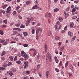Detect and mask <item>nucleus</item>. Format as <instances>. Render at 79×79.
I'll return each instance as SVG.
<instances>
[{
    "label": "nucleus",
    "mask_w": 79,
    "mask_h": 79,
    "mask_svg": "<svg viewBox=\"0 0 79 79\" xmlns=\"http://www.w3.org/2000/svg\"><path fill=\"white\" fill-rule=\"evenodd\" d=\"M46 61H48L49 60V61L51 62L52 61V58L51 57V56L50 54L49 53H47L46 55Z\"/></svg>",
    "instance_id": "1"
},
{
    "label": "nucleus",
    "mask_w": 79,
    "mask_h": 79,
    "mask_svg": "<svg viewBox=\"0 0 79 79\" xmlns=\"http://www.w3.org/2000/svg\"><path fill=\"white\" fill-rule=\"evenodd\" d=\"M55 28L56 29V30L57 31H58L59 29H61V25H59V27H58V26L56 25L55 26H54Z\"/></svg>",
    "instance_id": "2"
},
{
    "label": "nucleus",
    "mask_w": 79,
    "mask_h": 79,
    "mask_svg": "<svg viewBox=\"0 0 79 79\" xmlns=\"http://www.w3.org/2000/svg\"><path fill=\"white\" fill-rule=\"evenodd\" d=\"M28 62L27 61H25L24 62V64H23V66H24V69L26 68H27L28 66Z\"/></svg>",
    "instance_id": "3"
},
{
    "label": "nucleus",
    "mask_w": 79,
    "mask_h": 79,
    "mask_svg": "<svg viewBox=\"0 0 79 79\" xmlns=\"http://www.w3.org/2000/svg\"><path fill=\"white\" fill-rule=\"evenodd\" d=\"M11 6H9L7 9V10L6 11V13H10V12H11Z\"/></svg>",
    "instance_id": "4"
},
{
    "label": "nucleus",
    "mask_w": 79,
    "mask_h": 79,
    "mask_svg": "<svg viewBox=\"0 0 79 79\" xmlns=\"http://www.w3.org/2000/svg\"><path fill=\"white\" fill-rule=\"evenodd\" d=\"M45 16L46 18H48V17H51L52 16V14L50 13L48 14V13H46L45 14Z\"/></svg>",
    "instance_id": "5"
},
{
    "label": "nucleus",
    "mask_w": 79,
    "mask_h": 79,
    "mask_svg": "<svg viewBox=\"0 0 79 79\" xmlns=\"http://www.w3.org/2000/svg\"><path fill=\"white\" fill-rule=\"evenodd\" d=\"M7 74L10 75V76H13V74L12 71H8L7 72Z\"/></svg>",
    "instance_id": "6"
},
{
    "label": "nucleus",
    "mask_w": 79,
    "mask_h": 79,
    "mask_svg": "<svg viewBox=\"0 0 79 79\" xmlns=\"http://www.w3.org/2000/svg\"><path fill=\"white\" fill-rule=\"evenodd\" d=\"M10 41V40L9 39H6L5 42H4V45H7L8 44V43Z\"/></svg>",
    "instance_id": "7"
},
{
    "label": "nucleus",
    "mask_w": 79,
    "mask_h": 79,
    "mask_svg": "<svg viewBox=\"0 0 79 79\" xmlns=\"http://www.w3.org/2000/svg\"><path fill=\"white\" fill-rule=\"evenodd\" d=\"M21 56H23V57L26 55L24 52V51H21Z\"/></svg>",
    "instance_id": "8"
},
{
    "label": "nucleus",
    "mask_w": 79,
    "mask_h": 79,
    "mask_svg": "<svg viewBox=\"0 0 79 79\" xmlns=\"http://www.w3.org/2000/svg\"><path fill=\"white\" fill-rule=\"evenodd\" d=\"M47 44H45L44 45V49H45V52H47Z\"/></svg>",
    "instance_id": "9"
},
{
    "label": "nucleus",
    "mask_w": 79,
    "mask_h": 79,
    "mask_svg": "<svg viewBox=\"0 0 79 79\" xmlns=\"http://www.w3.org/2000/svg\"><path fill=\"white\" fill-rule=\"evenodd\" d=\"M23 57H24V59L25 60H27V59L29 58V56H27V54L25 55V56Z\"/></svg>",
    "instance_id": "10"
},
{
    "label": "nucleus",
    "mask_w": 79,
    "mask_h": 79,
    "mask_svg": "<svg viewBox=\"0 0 79 79\" xmlns=\"http://www.w3.org/2000/svg\"><path fill=\"white\" fill-rule=\"evenodd\" d=\"M54 59L55 60L56 63H58L59 61V60H58V58H57V57L56 56H55L54 57Z\"/></svg>",
    "instance_id": "11"
},
{
    "label": "nucleus",
    "mask_w": 79,
    "mask_h": 79,
    "mask_svg": "<svg viewBox=\"0 0 79 79\" xmlns=\"http://www.w3.org/2000/svg\"><path fill=\"white\" fill-rule=\"evenodd\" d=\"M37 72H39V68H40V64H38L37 66Z\"/></svg>",
    "instance_id": "12"
},
{
    "label": "nucleus",
    "mask_w": 79,
    "mask_h": 79,
    "mask_svg": "<svg viewBox=\"0 0 79 79\" xmlns=\"http://www.w3.org/2000/svg\"><path fill=\"white\" fill-rule=\"evenodd\" d=\"M0 43H2L3 45H4L5 43V40H3L1 39L0 40Z\"/></svg>",
    "instance_id": "13"
},
{
    "label": "nucleus",
    "mask_w": 79,
    "mask_h": 79,
    "mask_svg": "<svg viewBox=\"0 0 79 79\" xmlns=\"http://www.w3.org/2000/svg\"><path fill=\"white\" fill-rule=\"evenodd\" d=\"M6 52L5 51H3V52H2V54L1 55L2 56H3V55H6Z\"/></svg>",
    "instance_id": "14"
},
{
    "label": "nucleus",
    "mask_w": 79,
    "mask_h": 79,
    "mask_svg": "<svg viewBox=\"0 0 79 79\" xmlns=\"http://www.w3.org/2000/svg\"><path fill=\"white\" fill-rule=\"evenodd\" d=\"M69 68L72 71H73V65L71 64H70L69 65Z\"/></svg>",
    "instance_id": "15"
},
{
    "label": "nucleus",
    "mask_w": 79,
    "mask_h": 79,
    "mask_svg": "<svg viewBox=\"0 0 79 79\" xmlns=\"http://www.w3.org/2000/svg\"><path fill=\"white\" fill-rule=\"evenodd\" d=\"M70 37H72L73 35V33H71V32H69L68 33Z\"/></svg>",
    "instance_id": "16"
},
{
    "label": "nucleus",
    "mask_w": 79,
    "mask_h": 79,
    "mask_svg": "<svg viewBox=\"0 0 79 79\" xmlns=\"http://www.w3.org/2000/svg\"><path fill=\"white\" fill-rule=\"evenodd\" d=\"M64 47L63 46L61 47L60 50L61 51H62V52H63V51L64 50Z\"/></svg>",
    "instance_id": "17"
},
{
    "label": "nucleus",
    "mask_w": 79,
    "mask_h": 79,
    "mask_svg": "<svg viewBox=\"0 0 79 79\" xmlns=\"http://www.w3.org/2000/svg\"><path fill=\"white\" fill-rule=\"evenodd\" d=\"M46 75L47 78H48V75H49V72L47 71L46 72Z\"/></svg>",
    "instance_id": "18"
},
{
    "label": "nucleus",
    "mask_w": 79,
    "mask_h": 79,
    "mask_svg": "<svg viewBox=\"0 0 79 79\" xmlns=\"http://www.w3.org/2000/svg\"><path fill=\"white\" fill-rule=\"evenodd\" d=\"M13 34H12V35H16V34H18V32H17V31H13Z\"/></svg>",
    "instance_id": "19"
},
{
    "label": "nucleus",
    "mask_w": 79,
    "mask_h": 79,
    "mask_svg": "<svg viewBox=\"0 0 79 79\" xmlns=\"http://www.w3.org/2000/svg\"><path fill=\"white\" fill-rule=\"evenodd\" d=\"M34 19H35V18L34 17H32L30 19L31 21H33Z\"/></svg>",
    "instance_id": "20"
},
{
    "label": "nucleus",
    "mask_w": 79,
    "mask_h": 79,
    "mask_svg": "<svg viewBox=\"0 0 79 79\" xmlns=\"http://www.w3.org/2000/svg\"><path fill=\"white\" fill-rule=\"evenodd\" d=\"M55 39L56 40H59L60 39V38L58 36H56Z\"/></svg>",
    "instance_id": "21"
},
{
    "label": "nucleus",
    "mask_w": 79,
    "mask_h": 79,
    "mask_svg": "<svg viewBox=\"0 0 79 79\" xmlns=\"http://www.w3.org/2000/svg\"><path fill=\"white\" fill-rule=\"evenodd\" d=\"M9 58L11 61H13V56H10L9 57Z\"/></svg>",
    "instance_id": "22"
},
{
    "label": "nucleus",
    "mask_w": 79,
    "mask_h": 79,
    "mask_svg": "<svg viewBox=\"0 0 79 79\" xmlns=\"http://www.w3.org/2000/svg\"><path fill=\"white\" fill-rule=\"evenodd\" d=\"M17 12L18 13H20L21 12V11H22V10L21 9H19L17 10Z\"/></svg>",
    "instance_id": "23"
},
{
    "label": "nucleus",
    "mask_w": 79,
    "mask_h": 79,
    "mask_svg": "<svg viewBox=\"0 0 79 79\" xmlns=\"http://www.w3.org/2000/svg\"><path fill=\"white\" fill-rule=\"evenodd\" d=\"M76 10V8H73L72 9V12H73V13H74V12H75Z\"/></svg>",
    "instance_id": "24"
},
{
    "label": "nucleus",
    "mask_w": 79,
    "mask_h": 79,
    "mask_svg": "<svg viewBox=\"0 0 79 79\" xmlns=\"http://www.w3.org/2000/svg\"><path fill=\"white\" fill-rule=\"evenodd\" d=\"M34 52L33 54V56H35V55H36V54H37V51H36V50H35V51H34Z\"/></svg>",
    "instance_id": "25"
},
{
    "label": "nucleus",
    "mask_w": 79,
    "mask_h": 79,
    "mask_svg": "<svg viewBox=\"0 0 79 79\" xmlns=\"http://www.w3.org/2000/svg\"><path fill=\"white\" fill-rule=\"evenodd\" d=\"M23 34L25 36V37H27V33L26 32H23Z\"/></svg>",
    "instance_id": "26"
},
{
    "label": "nucleus",
    "mask_w": 79,
    "mask_h": 79,
    "mask_svg": "<svg viewBox=\"0 0 79 79\" xmlns=\"http://www.w3.org/2000/svg\"><path fill=\"white\" fill-rule=\"evenodd\" d=\"M59 11V9L58 8L55 9L54 10V12H57V11Z\"/></svg>",
    "instance_id": "27"
},
{
    "label": "nucleus",
    "mask_w": 79,
    "mask_h": 79,
    "mask_svg": "<svg viewBox=\"0 0 79 79\" xmlns=\"http://www.w3.org/2000/svg\"><path fill=\"white\" fill-rule=\"evenodd\" d=\"M20 26V24L19 23H16L15 24V26H17V27H19Z\"/></svg>",
    "instance_id": "28"
},
{
    "label": "nucleus",
    "mask_w": 79,
    "mask_h": 79,
    "mask_svg": "<svg viewBox=\"0 0 79 79\" xmlns=\"http://www.w3.org/2000/svg\"><path fill=\"white\" fill-rule=\"evenodd\" d=\"M59 20L60 22H61V21H62L63 20V19L61 17H59Z\"/></svg>",
    "instance_id": "29"
},
{
    "label": "nucleus",
    "mask_w": 79,
    "mask_h": 79,
    "mask_svg": "<svg viewBox=\"0 0 79 79\" xmlns=\"http://www.w3.org/2000/svg\"><path fill=\"white\" fill-rule=\"evenodd\" d=\"M8 6V5L7 4H6L5 5H4V6H2V8H5L6 6Z\"/></svg>",
    "instance_id": "30"
},
{
    "label": "nucleus",
    "mask_w": 79,
    "mask_h": 79,
    "mask_svg": "<svg viewBox=\"0 0 79 79\" xmlns=\"http://www.w3.org/2000/svg\"><path fill=\"white\" fill-rule=\"evenodd\" d=\"M36 40H39V35L37 33L36 36Z\"/></svg>",
    "instance_id": "31"
},
{
    "label": "nucleus",
    "mask_w": 79,
    "mask_h": 79,
    "mask_svg": "<svg viewBox=\"0 0 79 79\" xmlns=\"http://www.w3.org/2000/svg\"><path fill=\"white\" fill-rule=\"evenodd\" d=\"M69 63V62L67 61L65 63V66L66 68H67V66H68V64Z\"/></svg>",
    "instance_id": "32"
},
{
    "label": "nucleus",
    "mask_w": 79,
    "mask_h": 79,
    "mask_svg": "<svg viewBox=\"0 0 79 79\" xmlns=\"http://www.w3.org/2000/svg\"><path fill=\"white\" fill-rule=\"evenodd\" d=\"M77 18V16H74L72 18V19H76Z\"/></svg>",
    "instance_id": "33"
},
{
    "label": "nucleus",
    "mask_w": 79,
    "mask_h": 79,
    "mask_svg": "<svg viewBox=\"0 0 79 79\" xmlns=\"http://www.w3.org/2000/svg\"><path fill=\"white\" fill-rule=\"evenodd\" d=\"M35 30H34V29H32V30L31 31L32 34H34V33H35Z\"/></svg>",
    "instance_id": "34"
},
{
    "label": "nucleus",
    "mask_w": 79,
    "mask_h": 79,
    "mask_svg": "<svg viewBox=\"0 0 79 79\" xmlns=\"http://www.w3.org/2000/svg\"><path fill=\"white\" fill-rule=\"evenodd\" d=\"M3 23H5V24H7V20H4L3 21Z\"/></svg>",
    "instance_id": "35"
},
{
    "label": "nucleus",
    "mask_w": 79,
    "mask_h": 79,
    "mask_svg": "<svg viewBox=\"0 0 79 79\" xmlns=\"http://www.w3.org/2000/svg\"><path fill=\"white\" fill-rule=\"evenodd\" d=\"M51 34H52V32L51 31H50L47 34V35L48 36L50 35H51Z\"/></svg>",
    "instance_id": "36"
},
{
    "label": "nucleus",
    "mask_w": 79,
    "mask_h": 79,
    "mask_svg": "<svg viewBox=\"0 0 79 79\" xmlns=\"http://www.w3.org/2000/svg\"><path fill=\"white\" fill-rule=\"evenodd\" d=\"M20 27L21 28H24V27H25V26L24 25L22 24L20 26Z\"/></svg>",
    "instance_id": "37"
},
{
    "label": "nucleus",
    "mask_w": 79,
    "mask_h": 79,
    "mask_svg": "<svg viewBox=\"0 0 79 79\" xmlns=\"http://www.w3.org/2000/svg\"><path fill=\"white\" fill-rule=\"evenodd\" d=\"M69 10V7H68V8L66 9L65 11H68Z\"/></svg>",
    "instance_id": "38"
},
{
    "label": "nucleus",
    "mask_w": 79,
    "mask_h": 79,
    "mask_svg": "<svg viewBox=\"0 0 79 79\" xmlns=\"http://www.w3.org/2000/svg\"><path fill=\"white\" fill-rule=\"evenodd\" d=\"M69 16V15L68 14H67L65 15V18H67L68 16Z\"/></svg>",
    "instance_id": "39"
},
{
    "label": "nucleus",
    "mask_w": 79,
    "mask_h": 79,
    "mask_svg": "<svg viewBox=\"0 0 79 79\" xmlns=\"http://www.w3.org/2000/svg\"><path fill=\"white\" fill-rule=\"evenodd\" d=\"M5 68H3L2 67H0V70H4L5 69H6Z\"/></svg>",
    "instance_id": "40"
},
{
    "label": "nucleus",
    "mask_w": 79,
    "mask_h": 79,
    "mask_svg": "<svg viewBox=\"0 0 79 79\" xmlns=\"http://www.w3.org/2000/svg\"><path fill=\"white\" fill-rule=\"evenodd\" d=\"M16 63L19 64H21V61L20 60H18L16 62Z\"/></svg>",
    "instance_id": "41"
},
{
    "label": "nucleus",
    "mask_w": 79,
    "mask_h": 79,
    "mask_svg": "<svg viewBox=\"0 0 79 79\" xmlns=\"http://www.w3.org/2000/svg\"><path fill=\"white\" fill-rule=\"evenodd\" d=\"M1 27H6V25L3 24L1 26Z\"/></svg>",
    "instance_id": "42"
},
{
    "label": "nucleus",
    "mask_w": 79,
    "mask_h": 79,
    "mask_svg": "<svg viewBox=\"0 0 79 79\" xmlns=\"http://www.w3.org/2000/svg\"><path fill=\"white\" fill-rule=\"evenodd\" d=\"M38 7H39V6L35 5L34 6V8H35L36 9H37Z\"/></svg>",
    "instance_id": "43"
},
{
    "label": "nucleus",
    "mask_w": 79,
    "mask_h": 79,
    "mask_svg": "<svg viewBox=\"0 0 79 79\" xmlns=\"http://www.w3.org/2000/svg\"><path fill=\"white\" fill-rule=\"evenodd\" d=\"M28 46V45L27 44H24L23 45V46H24V47H27Z\"/></svg>",
    "instance_id": "44"
},
{
    "label": "nucleus",
    "mask_w": 79,
    "mask_h": 79,
    "mask_svg": "<svg viewBox=\"0 0 79 79\" xmlns=\"http://www.w3.org/2000/svg\"><path fill=\"white\" fill-rule=\"evenodd\" d=\"M12 14L14 15H16V11H14L13 12Z\"/></svg>",
    "instance_id": "45"
},
{
    "label": "nucleus",
    "mask_w": 79,
    "mask_h": 79,
    "mask_svg": "<svg viewBox=\"0 0 79 79\" xmlns=\"http://www.w3.org/2000/svg\"><path fill=\"white\" fill-rule=\"evenodd\" d=\"M60 2L61 4H62V5H63L64 4V1H63V0H61L60 1Z\"/></svg>",
    "instance_id": "46"
},
{
    "label": "nucleus",
    "mask_w": 79,
    "mask_h": 79,
    "mask_svg": "<svg viewBox=\"0 0 79 79\" xmlns=\"http://www.w3.org/2000/svg\"><path fill=\"white\" fill-rule=\"evenodd\" d=\"M67 27H68V26L66 25L65 27L64 28V31H66V30H67Z\"/></svg>",
    "instance_id": "47"
},
{
    "label": "nucleus",
    "mask_w": 79,
    "mask_h": 79,
    "mask_svg": "<svg viewBox=\"0 0 79 79\" xmlns=\"http://www.w3.org/2000/svg\"><path fill=\"white\" fill-rule=\"evenodd\" d=\"M14 40H15L16 41H18V40H19V39H18V38L16 37H15L14 38Z\"/></svg>",
    "instance_id": "48"
},
{
    "label": "nucleus",
    "mask_w": 79,
    "mask_h": 79,
    "mask_svg": "<svg viewBox=\"0 0 79 79\" xmlns=\"http://www.w3.org/2000/svg\"><path fill=\"white\" fill-rule=\"evenodd\" d=\"M26 73H27V74H30L31 73V72H30V71H27L26 72Z\"/></svg>",
    "instance_id": "49"
},
{
    "label": "nucleus",
    "mask_w": 79,
    "mask_h": 79,
    "mask_svg": "<svg viewBox=\"0 0 79 79\" xmlns=\"http://www.w3.org/2000/svg\"><path fill=\"white\" fill-rule=\"evenodd\" d=\"M0 34H1V35H3V31L1 30H0Z\"/></svg>",
    "instance_id": "50"
},
{
    "label": "nucleus",
    "mask_w": 79,
    "mask_h": 79,
    "mask_svg": "<svg viewBox=\"0 0 79 79\" xmlns=\"http://www.w3.org/2000/svg\"><path fill=\"white\" fill-rule=\"evenodd\" d=\"M1 59L2 60V61H3L4 60H5V58L2 57L1 58Z\"/></svg>",
    "instance_id": "51"
},
{
    "label": "nucleus",
    "mask_w": 79,
    "mask_h": 79,
    "mask_svg": "<svg viewBox=\"0 0 79 79\" xmlns=\"http://www.w3.org/2000/svg\"><path fill=\"white\" fill-rule=\"evenodd\" d=\"M39 31H40V28H38L37 30H36V34L39 32Z\"/></svg>",
    "instance_id": "52"
},
{
    "label": "nucleus",
    "mask_w": 79,
    "mask_h": 79,
    "mask_svg": "<svg viewBox=\"0 0 79 79\" xmlns=\"http://www.w3.org/2000/svg\"><path fill=\"white\" fill-rule=\"evenodd\" d=\"M20 8L19 6H18L16 7V10L17 11L18 10H19V9Z\"/></svg>",
    "instance_id": "53"
},
{
    "label": "nucleus",
    "mask_w": 79,
    "mask_h": 79,
    "mask_svg": "<svg viewBox=\"0 0 79 79\" xmlns=\"http://www.w3.org/2000/svg\"><path fill=\"white\" fill-rule=\"evenodd\" d=\"M74 26V23H71L70 24V27H73Z\"/></svg>",
    "instance_id": "54"
},
{
    "label": "nucleus",
    "mask_w": 79,
    "mask_h": 79,
    "mask_svg": "<svg viewBox=\"0 0 79 79\" xmlns=\"http://www.w3.org/2000/svg\"><path fill=\"white\" fill-rule=\"evenodd\" d=\"M17 56H16L14 58V61H16L17 60Z\"/></svg>",
    "instance_id": "55"
},
{
    "label": "nucleus",
    "mask_w": 79,
    "mask_h": 79,
    "mask_svg": "<svg viewBox=\"0 0 79 79\" xmlns=\"http://www.w3.org/2000/svg\"><path fill=\"white\" fill-rule=\"evenodd\" d=\"M76 36H74L73 38V40H75V39H76Z\"/></svg>",
    "instance_id": "56"
},
{
    "label": "nucleus",
    "mask_w": 79,
    "mask_h": 79,
    "mask_svg": "<svg viewBox=\"0 0 79 79\" xmlns=\"http://www.w3.org/2000/svg\"><path fill=\"white\" fill-rule=\"evenodd\" d=\"M15 43H16V42L15 41H12L10 42V44H15Z\"/></svg>",
    "instance_id": "57"
},
{
    "label": "nucleus",
    "mask_w": 79,
    "mask_h": 79,
    "mask_svg": "<svg viewBox=\"0 0 79 79\" xmlns=\"http://www.w3.org/2000/svg\"><path fill=\"white\" fill-rule=\"evenodd\" d=\"M60 22L59 21H57L56 22V25H58L59 24H60Z\"/></svg>",
    "instance_id": "58"
},
{
    "label": "nucleus",
    "mask_w": 79,
    "mask_h": 79,
    "mask_svg": "<svg viewBox=\"0 0 79 79\" xmlns=\"http://www.w3.org/2000/svg\"><path fill=\"white\" fill-rule=\"evenodd\" d=\"M30 1H27L26 2V4L27 5H29V3H30Z\"/></svg>",
    "instance_id": "59"
},
{
    "label": "nucleus",
    "mask_w": 79,
    "mask_h": 79,
    "mask_svg": "<svg viewBox=\"0 0 79 79\" xmlns=\"http://www.w3.org/2000/svg\"><path fill=\"white\" fill-rule=\"evenodd\" d=\"M27 23H28V24H29V23H31V21H30V20H27Z\"/></svg>",
    "instance_id": "60"
},
{
    "label": "nucleus",
    "mask_w": 79,
    "mask_h": 79,
    "mask_svg": "<svg viewBox=\"0 0 79 79\" xmlns=\"http://www.w3.org/2000/svg\"><path fill=\"white\" fill-rule=\"evenodd\" d=\"M13 24H14V23H13V22H12V23H11L10 24V26H13Z\"/></svg>",
    "instance_id": "61"
},
{
    "label": "nucleus",
    "mask_w": 79,
    "mask_h": 79,
    "mask_svg": "<svg viewBox=\"0 0 79 79\" xmlns=\"http://www.w3.org/2000/svg\"><path fill=\"white\" fill-rule=\"evenodd\" d=\"M55 70L56 72H58L59 71V70L58 69H55Z\"/></svg>",
    "instance_id": "62"
},
{
    "label": "nucleus",
    "mask_w": 79,
    "mask_h": 79,
    "mask_svg": "<svg viewBox=\"0 0 79 79\" xmlns=\"http://www.w3.org/2000/svg\"><path fill=\"white\" fill-rule=\"evenodd\" d=\"M61 64H62V62H61V61H60V62L59 64V66H60V65H61Z\"/></svg>",
    "instance_id": "63"
},
{
    "label": "nucleus",
    "mask_w": 79,
    "mask_h": 79,
    "mask_svg": "<svg viewBox=\"0 0 79 79\" xmlns=\"http://www.w3.org/2000/svg\"><path fill=\"white\" fill-rule=\"evenodd\" d=\"M12 64V63H11V62H9L8 64V66H10V65H11V64Z\"/></svg>",
    "instance_id": "64"
}]
</instances>
